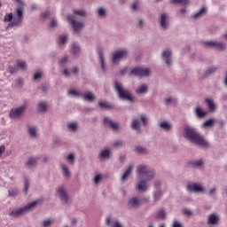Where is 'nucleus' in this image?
Returning <instances> with one entry per match:
<instances>
[{
    "label": "nucleus",
    "instance_id": "nucleus-18",
    "mask_svg": "<svg viewBox=\"0 0 227 227\" xmlns=\"http://www.w3.org/2000/svg\"><path fill=\"white\" fill-rule=\"evenodd\" d=\"M205 45L216 49L217 51H224V49H226V44L217 41H207L205 43Z\"/></svg>",
    "mask_w": 227,
    "mask_h": 227
},
{
    "label": "nucleus",
    "instance_id": "nucleus-34",
    "mask_svg": "<svg viewBox=\"0 0 227 227\" xmlns=\"http://www.w3.org/2000/svg\"><path fill=\"white\" fill-rule=\"evenodd\" d=\"M69 97H75L76 98H82V93L76 89H72L68 90Z\"/></svg>",
    "mask_w": 227,
    "mask_h": 227
},
{
    "label": "nucleus",
    "instance_id": "nucleus-62",
    "mask_svg": "<svg viewBox=\"0 0 227 227\" xmlns=\"http://www.w3.org/2000/svg\"><path fill=\"white\" fill-rule=\"evenodd\" d=\"M67 63H68V59L63 58L59 61V66L60 67H65V65H67Z\"/></svg>",
    "mask_w": 227,
    "mask_h": 227
},
{
    "label": "nucleus",
    "instance_id": "nucleus-4",
    "mask_svg": "<svg viewBox=\"0 0 227 227\" xmlns=\"http://www.w3.org/2000/svg\"><path fill=\"white\" fill-rule=\"evenodd\" d=\"M114 88L117 92L119 98H121V100H126L127 102L131 103L136 102V98L134 97V95H132V93L129 92V90L125 89V87H123V83H121V82L114 81Z\"/></svg>",
    "mask_w": 227,
    "mask_h": 227
},
{
    "label": "nucleus",
    "instance_id": "nucleus-30",
    "mask_svg": "<svg viewBox=\"0 0 227 227\" xmlns=\"http://www.w3.org/2000/svg\"><path fill=\"white\" fill-rule=\"evenodd\" d=\"M162 196H164V192L162 190H155L153 193V201H160Z\"/></svg>",
    "mask_w": 227,
    "mask_h": 227
},
{
    "label": "nucleus",
    "instance_id": "nucleus-35",
    "mask_svg": "<svg viewBox=\"0 0 227 227\" xmlns=\"http://www.w3.org/2000/svg\"><path fill=\"white\" fill-rule=\"evenodd\" d=\"M190 165L192 166V168H203V166H205V160H192L190 162Z\"/></svg>",
    "mask_w": 227,
    "mask_h": 227
},
{
    "label": "nucleus",
    "instance_id": "nucleus-29",
    "mask_svg": "<svg viewBox=\"0 0 227 227\" xmlns=\"http://www.w3.org/2000/svg\"><path fill=\"white\" fill-rule=\"evenodd\" d=\"M137 95H146L148 93V85L143 83L136 89Z\"/></svg>",
    "mask_w": 227,
    "mask_h": 227
},
{
    "label": "nucleus",
    "instance_id": "nucleus-51",
    "mask_svg": "<svg viewBox=\"0 0 227 227\" xmlns=\"http://www.w3.org/2000/svg\"><path fill=\"white\" fill-rule=\"evenodd\" d=\"M121 146H123V141L121 140H116L113 143L114 148H121Z\"/></svg>",
    "mask_w": 227,
    "mask_h": 227
},
{
    "label": "nucleus",
    "instance_id": "nucleus-41",
    "mask_svg": "<svg viewBox=\"0 0 227 227\" xmlns=\"http://www.w3.org/2000/svg\"><path fill=\"white\" fill-rule=\"evenodd\" d=\"M19 196V190L12 188L8 190V198H17Z\"/></svg>",
    "mask_w": 227,
    "mask_h": 227
},
{
    "label": "nucleus",
    "instance_id": "nucleus-9",
    "mask_svg": "<svg viewBox=\"0 0 227 227\" xmlns=\"http://www.w3.org/2000/svg\"><path fill=\"white\" fill-rule=\"evenodd\" d=\"M113 159V149L111 147H104L98 154L99 162H106Z\"/></svg>",
    "mask_w": 227,
    "mask_h": 227
},
{
    "label": "nucleus",
    "instance_id": "nucleus-50",
    "mask_svg": "<svg viewBox=\"0 0 227 227\" xmlns=\"http://www.w3.org/2000/svg\"><path fill=\"white\" fill-rule=\"evenodd\" d=\"M153 187L156 189V191L158 190H162L161 187H162V181L159 180V179H156L154 182H153Z\"/></svg>",
    "mask_w": 227,
    "mask_h": 227
},
{
    "label": "nucleus",
    "instance_id": "nucleus-16",
    "mask_svg": "<svg viewBox=\"0 0 227 227\" xmlns=\"http://www.w3.org/2000/svg\"><path fill=\"white\" fill-rule=\"evenodd\" d=\"M59 169H60L63 178H66V180H70V178L72 177V171H70V168H68V165H67L63 162H60Z\"/></svg>",
    "mask_w": 227,
    "mask_h": 227
},
{
    "label": "nucleus",
    "instance_id": "nucleus-59",
    "mask_svg": "<svg viewBox=\"0 0 227 227\" xmlns=\"http://www.w3.org/2000/svg\"><path fill=\"white\" fill-rule=\"evenodd\" d=\"M171 56H172V53H171V51L169 50H167L162 53L163 58H171Z\"/></svg>",
    "mask_w": 227,
    "mask_h": 227
},
{
    "label": "nucleus",
    "instance_id": "nucleus-58",
    "mask_svg": "<svg viewBox=\"0 0 227 227\" xmlns=\"http://www.w3.org/2000/svg\"><path fill=\"white\" fill-rule=\"evenodd\" d=\"M8 71L10 72V74H17V72H19V67H9Z\"/></svg>",
    "mask_w": 227,
    "mask_h": 227
},
{
    "label": "nucleus",
    "instance_id": "nucleus-7",
    "mask_svg": "<svg viewBox=\"0 0 227 227\" xmlns=\"http://www.w3.org/2000/svg\"><path fill=\"white\" fill-rule=\"evenodd\" d=\"M24 20V7L20 6L17 8L16 15L12 18V22L9 25V27H20Z\"/></svg>",
    "mask_w": 227,
    "mask_h": 227
},
{
    "label": "nucleus",
    "instance_id": "nucleus-45",
    "mask_svg": "<svg viewBox=\"0 0 227 227\" xmlns=\"http://www.w3.org/2000/svg\"><path fill=\"white\" fill-rule=\"evenodd\" d=\"M17 65H18V68H20V70H23V71L27 70V64L26 63V61L20 60L17 62Z\"/></svg>",
    "mask_w": 227,
    "mask_h": 227
},
{
    "label": "nucleus",
    "instance_id": "nucleus-3",
    "mask_svg": "<svg viewBox=\"0 0 227 227\" xmlns=\"http://www.w3.org/2000/svg\"><path fill=\"white\" fill-rule=\"evenodd\" d=\"M38 205H42V200H35L26 206H23L20 208L13 209L9 213L11 217H20L22 215H26V214H29V212H33L38 207Z\"/></svg>",
    "mask_w": 227,
    "mask_h": 227
},
{
    "label": "nucleus",
    "instance_id": "nucleus-42",
    "mask_svg": "<svg viewBox=\"0 0 227 227\" xmlns=\"http://www.w3.org/2000/svg\"><path fill=\"white\" fill-rule=\"evenodd\" d=\"M102 180H104V176H102V174H97L94 176V184L95 185H100V184H102Z\"/></svg>",
    "mask_w": 227,
    "mask_h": 227
},
{
    "label": "nucleus",
    "instance_id": "nucleus-37",
    "mask_svg": "<svg viewBox=\"0 0 227 227\" xmlns=\"http://www.w3.org/2000/svg\"><path fill=\"white\" fill-rule=\"evenodd\" d=\"M98 106L101 109H113L114 107L113 104L107 101H99Z\"/></svg>",
    "mask_w": 227,
    "mask_h": 227
},
{
    "label": "nucleus",
    "instance_id": "nucleus-1",
    "mask_svg": "<svg viewBox=\"0 0 227 227\" xmlns=\"http://www.w3.org/2000/svg\"><path fill=\"white\" fill-rule=\"evenodd\" d=\"M183 137L200 148H210V143L205 139V137L189 125L184 127Z\"/></svg>",
    "mask_w": 227,
    "mask_h": 227
},
{
    "label": "nucleus",
    "instance_id": "nucleus-53",
    "mask_svg": "<svg viewBox=\"0 0 227 227\" xmlns=\"http://www.w3.org/2000/svg\"><path fill=\"white\" fill-rule=\"evenodd\" d=\"M99 64H100V67H101V70L103 72H106V59L100 58L99 59Z\"/></svg>",
    "mask_w": 227,
    "mask_h": 227
},
{
    "label": "nucleus",
    "instance_id": "nucleus-6",
    "mask_svg": "<svg viewBox=\"0 0 227 227\" xmlns=\"http://www.w3.org/2000/svg\"><path fill=\"white\" fill-rule=\"evenodd\" d=\"M141 122L142 125L146 127L148 125V116L146 114H141L140 119L135 118L132 120L130 128L132 130H136L137 132H141Z\"/></svg>",
    "mask_w": 227,
    "mask_h": 227
},
{
    "label": "nucleus",
    "instance_id": "nucleus-55",
    "mask_svg": "<svg viewBox=\"0 0 227 227\" xmlns=\"http://www.w3.org/2000/svg\"><path fill=\"white\" fill-rule=\"evenodd\" d=\"M110 63H111L112 67H116V65H118V63H120V58L111 59Z\"/></svg>",
    "mask_w": 227,
    "mask_h": 227
},
{
    "label": "nucleus",
    "instance_id": "nucleus-2",
    "mask_svg": "<svg viewBox=\"0 0 227 227\" xmlns=\"http://www.w3.org/2000/svg\"><path fill=\"white\" fill-rule=\"evenodd\" d=\"M136 173L137 178H144L146 182H152V180H155V177L157 176L155 169L147 164L138 165L137 167Z\"/></svg>",
    "mask_w": 227,
    "mask_h": 227
},
{
    "label": "nucleus",
    "instance_id": "nucleus-5",
    "mask_svg": "<svg viewBox=\"0 0 227 227\" xmlns=\"http://www.w3.org/2000/svg\"><path fill=\"white\" fill-rule=\"evenodd\" d=\"M56 196L62 203V205H65L66 207L72 205L73 200L70 194L68 193L67 187L63 185L58 186L56 188Z\"/></svg>",
    "mask_w": 227,
    "mask_h": 227
},
{
    "label": "nucleus",
    "instance_id": "nucleus-8",
    "mask_svg": "<svg viewBox=\"0 0 227 227\" xmlns=\"http://www.w3.org/2000/svg\"><path fill=\"white\" fill-rule=\"evenodd\" d=\"M26 109H27V104H23L16 108H12L9 113V117L11 118V120H20V118L24 116Z\"/></svg>",
    "mask_w": 227,
    "mask_h": 227
},
{
    "label": "nucleus",
    "instance_id": "nucleus-21",
    "mask_svg": "<svg viewBox=\"0 0 227 227\" xmlns=\"http://www.w3.org/2000/svg\"><path fill=\"white\" fill-rule=\"evenodd\" d=\"M106 223L107 226L123 227V223H121V222H119L117 219H114L111 216L106 217Z\"/></svg>",
    "mask_w": 227,
    "mask_h": 227
},
{
    "label": "nucleus",
    "instance_id": "nucleus-11",
    "mask_svg": "<svg viewBox=\"0 0 227 227\" xmlns=\"http://www.w3.org/2000/svg\"><path fill=\"white\" fill-rule=\"evenodd\" d=\"M103 121L108 127V129H112L114 132H121V125H120L118 121L111 119V117H105Z\"/></svg>",
    "mask_w": 227,
    "mask_h": 227
},
{
    "label": "nucleus",
    "instance_id": "nucleus-36",
    "mask_svg": "<svg viewBox=\"0 0 227 227\" xmlns=\"http://www.w3.org/2000/svg\"><path fill=\"white\" fill-rule=\"evenodd\" d=\"M217 72V67H212L207 68V70L204 73L201 79H206V77H208L209 75H212V74H215Z\"/></svg>",
    "mask_w": 227,
    "mask_h": 227
},
{
    "label": "nucleus",
    "instance_id": "nucleus-47",
    "mask_svg": "<svg viewBox=\"0 0 227 227\" xmlns=\"http://www.w3.org/2000/svg\"><path fill=\"white\" fill-rule=\"evenodd\" d=\"M215 194H217V187L210 188L208 192H207V196L209 198H215Z\"/></svg>",
    "mask_w": 227,
    "mask_h": 227
},
{
    "label": "nucleus",
    "instance_id": "nucleus-24",
    "mask_svg": "<svg viewBox=\"0 0 227 227\" xmlns=\"http://www.w3.org/2000/svg\"><path fill=\"white\" fill-rule=\"evenodd\" d=\"M37 111L39 113H47L49 111V103L45 100H41L37 104Z\"/></svg>",
    "mask_w": 227,
    "mask_h": 227
},
{
    "label": "nucleus",
    "instance_id": "nucleus-27",
    "mask_svg": "<svg viewBox=\"0 0 227 227\" xmlns=\"http://www.w3.org/2000/svg\"><path fill=\"white\" fill-rule=\"evenodd\" d=\"M28 134L31 137V139H38V127L36 126H29L28 129Z\"/></svg>",
    "mask_w": 227,
    "mask_h": 227
},
{
    "label": "nucleus",
    "instance_id": "nucleus-44",
    "mask_svg": "<svg viewBox=\"0 0 227 227\" xmlns=\"http://www.w3.org/2000/svg\"><path fill=\"white\" fill-rule=\"evenodd\" d=\"M66 160L67 162H69V164H74L75 162V153H69L67 158H66Z\"/></svg>",
    "mask_w": 227,
    "mask_h": 227
},
{
    "label": "nucleus",
    "instance_id": "nucleus-61",
    "mask_svg": "<svg viewBox=\"0 0 227 227\" xmlns=\"http://www.w3.org/2000/svg\"><path fill=\"white\" fill-rule=\"evenodd\" d=\"M98 13L99 17H104L106 15V9H104L102 7L99 8L98 10Z\"/></svg>",
    "mask_w": 227,
    "mask_h": 227
},
{
    "label": "nucleus",
    "instance_id": "nucleus-28",
    "mask_svg": "<svg viewBox=\"0 0 227 227\" xmlns=\"http://www.w3.org/2000/svg\"><path fill=\"white\" fill-rule=\"evenodd\" d=\"M195 115L197 116V118H205V116H207L208 112L205 111L201 106H198L195 107L194 110Z\"/></svg>",
    "mask_w": 227,
    "mask_h": 227
},
{
    "label": "nucleus",
    "instance_id": "nucleus-25",
    "mask_svg": "<svg viewBox=\"0 0 227 227\" xmlns=\"http://www.w3.org/2000/svg\"><path fill=\"white\" fill-rule=\"evenodd\" d=\"M135 153L137 155H148L150 153V149L148 147L137 145L134 150Z\"/></svg>",
    "mask_w": 227,
    "mask_h": 227
},
{
    "label": "nucleus",
    "instance_id": "nucleus-38",
    "mask_svg": "<svg viewBox=\"0 0 227 227\" xmlns=\"http://www.w3.org/2000/svg\"><path fill=\"white\" fill-rule=\"evenodd\" d=\"M127 56V50H119L115 51L112 58H125Z\"/></svg>",
    "mask_w": 227,
    "mask_h": 227
},
{
    "label": "nucleus",
    "instance_id": "nucleus-56",
    "mask_svg": "<svg viewBox=\"0 0 227 227\" xmlns=\"http://www.w3.org/2000/svg\"><path fill=\"white\" fill-rule=\"evenodd\" d=\"M72 51H73L74 54H79L81 48L77 44H73Z\"/></svg>",
    "mask_w": 227,
    "mask_h": 227
},
{
    "label": "nucleus",
    "instance_id": "nucleus-48",
    "mask_svg": "<svg viewBox=\"0 0 227 227\" xmlns=\"http://www.w3.org/2000/svg\"><path fill=\"white\" fill-rule=\"evenodd\" d=\"M173 4H184V6L189 4V0H170Z\"/></svg>",
    "mask_w": 227,
    "mask_h": 227
},
{
    "label": "nucleus",
    "instance_id": "nucleus-22",
    "mask_svg": "<svg viewBox=\"0 0 227 227\" xmlns=\"http://www.w3.org/2000/svg\"><path fill=\"white\" fill-rule=\"evenodd\" d=\"M134 171V165H129V168L122 174L121 180V182H127Z\"/></svg>",
    "mask_w": 227,
    "mask_h": 227
},
{
    "label": "nucleus",
    "instance_id": "nucleus-39",
    "mask_svg": "<svg viewBox=\"0 0 227 227\" xmlns=\"http://www.w3.org/2000/svg\"><path fill=\"white\" fill-rule=\"evenodd\" d=\"M166 20H168V14L162 13L160 16V26L163 29L168 27V22H166Z\"/></svg>",
    "mask_w": 227,
    "mask_h": 227
},
{
    "label": "nucleus",
    "instance_id": "nucleus-46",
    "mask_svg": "<svg viewBox=\"0 0 227 227\" xmlns=\"http://www.w3.org/2000/svg\"><path fill=\"white\" fill-rule=\"evenodd\" d=\"M43 77V72H36L34 74L33 79L34 81H36V82H40Z\"/></svg>",
    "mask_w": 227,
    "mask_h": 227
},
{
    "label": "nucleus",
    "instance_id": "nucleus-10",
    "mask_svg": "<svg viewBox=\"0 0 227 227\" xmlns=\"http://www.w3.org/2000/svg\"><path fill=\"white\" fill-rule=\"evenodd\" d=\"M130 75H135V77H150L152 75V69L148 67H135L130 71Z\"/></svg>",
    "mask_w": 227,
    "mask_h": 227
},
{
    "label": "nucleus",
    "instance_id": "nucleus-19",
    "mask_svg": "<svg viewBox=\"0 0 227 227\" xmlns=\"http://www.w3.org/2000/svg\"><path fill=\"white\" fill-rule=\"evenodd\" d=\"M219 219H220L219 214L212 213L208 215L207 223L211 226H217L219 224Z\"/></svg>",
    "mask_w": 227,
    "mask_h": 227
},
{
    "label": "nucleus",
    "instance_id": "nucleus-13",
    "mask_svg": "<svg viewBox=\"0 0 227 227\" xmlns=\"http://www.w3.org/2000/svg\"><path fill=\"white\" fill-rule=\"evenodd\" d=\"M127 207L130 210H136L141 207V199L139 196H131L129 198Z\"/></svg>",
    "mask_w": 227,
    "mask_h": 227
},
{
    "label": "nucleus",
    "instance_id": "nucleus-54",
    "mask_svg": "<svg viewBox=\"0 0 227 227\" xmlns=\"http://www.w3.org/2000/svg\"><path fill=\"white\" fill-rule=\"evenodd\" d=\"M163 61L167 67H171V65H173V59L171 58H164Z\"/></svg>",
    "mask_w": 227,
    "mask_h": 227
},
{
    "label": "nucleus",
    "instance_id": "nucleus-40",
    "mask_svg": "<svg viewBox=\"0 0 227 227\" xmlns=\"http://www.w3.org/2000/svg\"><path fill=\"white\" fill-rule=\"evenodd\" d=\"M215 124V119H209L206 121L203 124L202 127L204 129H210L213 125Z\"/></svg>",
    "mask_w": 227,
    "mask_h": 227
},
{
    "label": "nucleus",
    "instance_id": "nucleus-15",
    "mask_svg": "<svg viewBox=\"0 0 227 227\" xmlns=\"http://www.w3.org/2000/svg\"><path fill=\"white\" fill-rule=\"evenodd\" d=\"M66 130L69 134H77L79 132V121H70L66 123Z\"/></svg>",
    "mask_w": 227,
    "mask_h": 227
},
{
    "label": "nucleus",
    "instance_id": "nucleus-23",
    "mask_svg": "<svg viewBox=\"0 0 227 227\" xmlns=\"http://www.w3.org/2000/svg\"><path fill=\"white\" fill-rule=\"evenodd\" d=\"M159 127L165 132H171V130H173V124L168 121L160 122Z\"/></svg>",
    "mask_w": 227,
    "mask_h": 227
},
{
    "label": "nucleus",
    "instance_id": "nucleus-17",
    "mask_svg": "<svg viewBox=\"0 0 227 227\" xmlns=\"http://www.w3.org/2000/svg\"><path fill=\"white\" fill-rule=\"evenodd\" d=\"M67 20L73 26L74 33H78L79 30L82 29V27H84V24H82L81 22H77L75 20V17L74 15L68 16Z\"/></svg>",
    "mask_w": 227,
    "mask_h": 227
},
{
    "label": "nucleus",
    "instance_id": "nucleus-12",
    "mask_svg": "<svg viewBox=\"0 0 227 227\" xmlns=\"http://www.w3.org/2000/svg\"><path fill=\"white\" fill-rule=\"evenodd\" d=\"M139 179L135 184V191L137 192H146L150 189V185L148 184V181L145 178L138 177Z\"/></svg>",
    "mask_w": 227,
    "mask_h": 227
},
{
    "label": "nucleus",
    "instance_id": "nucleus-49",
    "mask_svg": "<svg viewBox=\"0 0 227 227\" xmlns=\"http://www.w3.org/2000/svg\"><path fill=\"white\" fill-rule=\"evenodd\" d=\"M59 42L61 45H65L68 42V36L67 35H62L59 38Z\"/></svg>",
    "mask_w": 227,
    "mask_h": 227
},
{
    "label": "nucleus",
    "instance_id": "nucleus-63",
    "mask_svg": "<svg viewBox=\"0 0 227 227\" xmlns=\"http://www.w3.org/2000/svg\"><path fill=\"white\" fill-rule=\"evenodd\" d=\"M74 15H80V17H84V15H86V12H84V11H74Z\"/></svg>",
    "mask_w": 227,
    "mask_h": 227
},
{
    "label": "nucleus",
    "instance_id": "nucleus-26",
    "mask_svg": "<svg viewBox=\"0 0 227 227\" xmlns=\"http://www.w3.org/2000/svg\"><path fill=\"white\" fill-rule=\"evenodd\" d=\"M36 164H38V157H32L25 162V167H27V169H32V168H36Z\"/></svg>",
    "mask_w": 227,
    "mask_h": 227
},
{
    "label": "nucleus",
    "instance_id": "nucleus-20",
    "mask_svg": "<svg viewBox=\"0 0 227 227\" xmlns=\"http://www.w3.org/2000/svg\"><path fill=\"white\" fill-rule=\"evenodd\" d=\"M82 98H83V100H85L86 102H95V100H97V96L95 95V93L87 90L84 93H82Z\"/></svg>",
    "mask_w": 227,
    "mask_h": 227
},
{
    "label": "nucleus",
    "instance_id": "nucleus-33",
    "mask_svg": "<svg viewBox=\"0 0 227 227\" xmlns=\"http://www.w3.org/2000/svg\"><path fill=\"white\" fill-rule=\"evenodd\" d=\"M156 217L160 221H166L168 219V213L164 209H160L157 212Z\"/></svg>",
    "mask_w": 227,
    "mask_h": 227
},
{
    "label": "nucleus",
    "instance_id": "nucleus-64",
    "mask_svg": "<svg viewBox=\"0 0 227 227\" xmlns=\"http://www.w3.org/2000/svg\"><path fill=\"white\" fill-rule=\"evenodd\" d=\"M62 74H63L64 77H67V78L70 77V70H68L67 68L63 70Z\"/></svg>",
    "mask_w": 227,
    "mask_h": 227
},
{
    "label": "nucleus",
    "instance_id": "nucleus-52",
    "mask_svg": "<svg viewBox=\"0 0 227 227\" xmlns=\"http://www.w3.org/2000/svg\"><path fill=\"white\" fill-rule=\"evenodd\" d=\"M13 20V13H9L4 16V22H12Z\"/></svg>",
    "mask_w": 227,
    "mask_h": 227
},
{
    "label": "nucleus",
    "instance_id": "nucleus-31",
    "mask_svg": "<svg viewBox=\"0 0 227 227\" xmlns=\"http://www.w3.org/2000/svg\"><path fill=\"white\" fill-rule=\"evenodd\" d=\"M206 104H207V107L209 109V111H216L217 110V105H215V103L214 102V99L212 98H207L205 100Z\"/></svg>",
    "mask_w": 227,
    "mask_h": 227
},
{
    "label": "nucleus",
    "instance_id": "nucleus-60",
    "mask_svg": "<svg viewBox=\"0 0 227 227\" xmlns=\"http://www.w3.org/2000/svg\"><path fill=\"white\" fill-rule=\"evenodd\" d=\"M172 227H184V224L182 223V222L175 220L173 222Z\"/></svg>",
    "mask_w": 227,
    "mask_h": 227
},
{
    "label": "nucleus",
    "instance_id": "nucleus-32",
    "mask_svg": "<svg viewBox=\"0 0 227 227\" xmlns=\"http://www.w3.org/2000/svg\"><path fill=\"white\" fill-rule=\"evenodd\" d=\"M54 224V219L52 218H45L40 223L41 227H51Z\"/></svg>",
    "mask_w": 227,
    "mask_h": 227
},
{
    "label": "nucleus",
    "instance_id": "nucleus-14",
    "mask_svg": "<svg viewBox=\"0 0 227 227\" xmlns=\"http://www.w3.org/2000/svg\"><path fill=\"white\" fill-rule=\"evenodd\" d=\"M186 189L190 192H200L202 194H205V192H207V189L205 188V186L200 183L190 184L187 185Z\"/></svg>",
    "mask_w": 227,
    "mask_h": 227
},
{
    "label": "nucleus",
    "instance_id": "nucleus-57",
    "mask_svg": "<svg viewBox=\"0 0 227 227\" xmlns=\"http://www.w3.org/2000/svg\"><path fill=\"white\" fill-rule=\"evenodd\" d=\"M24 185H25L24 192L25 194H27V191H29V186H30L29 180H25Z\"/></svg>",
    "mask_w": 227,
    "mask_h": 227
},
{
    "label": "nucleus",
    "instance_id": "nucleus-43",
    "mask_svg": "<svg viewBox=\"0 0 227 227\" xmlns=\"http://www.w3.org/2000/svg\"><path fill=\"white\" fill-rule=\"evenodd\" d=\"M207 13V7H202L201 10H200L197 13L193 15L194 19H200V17H203Z\"/></svg>",
    "mask_w": 227,
    "mask_h": 227
}]
</instances>
